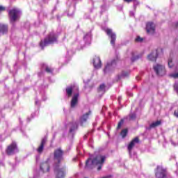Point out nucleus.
<instances>
[{
  "mask_svg": "<svg viewBox=\"0 0 178 178\" xmlns=\"http://www.w3.org/2000/svg\"><path fill=\"white\" fill-rule=\"evenodd\" d=\"M63 154L64 152L61 148L55 149L54 152V161H56V178H65V176H66V169H58L60 166V163L63 161Z\"/></svg>",
  "mask_w": 178,
  "mask_h": 178,
  "instance_id": "obj_1",
  "label": "nucleus"
},
{
  "mask_svg": "<svg viewBox=\"0 0 178 178\" xmlns=\"http://www.w3.org/2000/svg\"><path fill=\"white\" fill-rule=\"evenodd\" d=\"M58 42V35L54 32H50L44 39L40 42V47L44 49L45 47Z\"/></svg>",
  "mask_w": 178,
  "mask_h": 178,
  "instance_id": "obj_2",
  "label": "nucleus"
},
{
  "mask_svg": "<svg viewBox=\"0 0 178 178\" xmlns=\"http://www.w3.org/2000/svg\"><path fill=\"white\" fill-rule=\"evenodd\" d=\"M105 162V156L97 155L93 159H88L86 162V168L92 169V166L95 165H102Z\"/></svg>",
  "mask_w": 178,
  "mask_h": 178,
  "instance_id": "obj_3",
  "label": "nucleus"
},
{
  "mask_svg": "<svg viewBox=\"0 0 178 178\" xmlns=\"http://www.w3.org/2000/svg\"><path fill=\"white\" fill-rule=\"evenodd\" d=\"M20 11L17 8H13L8 11L10 23H15L20 17Z\"/></svg>",
  "mask_w": 178,
  "mask_h": 178,
  "instance_id": "obj_4",
  "label": "nucleus"
},
{
  "mask_svg": "<svg viewBox=\"0 0 178 178\" xmlns=\"http://www.w3.org/2000/svg\"><path fill=\"white\" fill-rule=\"evenodd\" d=\"M156 178H168V170L161 165H157L155 171Z\"/></svg>",
  "mask_w": 178,
  "mask_h": 178,
  "instance_id": "obj_5",
  "label": "nucleus"
},
{
  "mask_svg": "<svg viewBox=\"0 0 178 178\" xmlns=\"http://www.w3.org/2000/svg\"><path fill=\"white\" fill-rule=\"evenodd\" d=\"M153 69L157 76H165L166 74V70L165 66L157 64L153 67Z\"/></svg>",
  "mask_w": 178,
  "mask_h": 178,
  "instance_id": "obj_6",
  "label": "nucleus"
},
{
  "mask_svg": "<svg viewBox=\"0 0 178 178\" xmlns=\"http://www.w3.org/2000/svg\"><path fill=\"white\" fill-rule=\"evenodd\" d=\"M17 149V145L16 143L13 142L10 145L7 147L6 149V152L7 155H13L15 154V151Z\"/></svg>",
  "mask_w": 178,
  "mask_h": 178,
  "instance_id": "obj_7",
  "label": "nucleus"
},
{
  "mask_svg": "<svg viewBox=\"0 0 178 178\" xmlns=\"http://www.w3.org/2000/svg\"><path fill=\"white\" fill-rule=\"evenodd\" d=\"M146 31L147 34H150V35L155 34V24H154V22H147Z\"/></svg>",
  "mask_w": 178,
  "mask_h": 178,
  "instance_id": "obj_8",
  "label": "nucleus"
},
{
  "mask_svg": "<svg viewBox=\"0 0 178 178\" xmlns=\"http://www.w3.org/2000/svg\"><path fill=\"white\" fill-rule=\"evenodd\" d=\"M106 33L108 37L111 38V44L113 45V47H115V42L116 41V34L113 32H112V29H106Z\"/></svg>",
  "mask_w": 178,
  "mask_h": 178,
  "instance_id": "obj_9",
  "label": "nucleus"
},
{
  "mask_svg": "<svg viewBox=\"0 0 178 178\" xmlns=\"http://www.w3.org/2000/svg\"><path fill=\"white\" fill-rule=\"evenodd\" d=\"M79 97H80V93L79 92L73 95L70 102L71 108H76V106H77V104H79Z\"/></svg>",
  "mask_w": 178,
  "mask_h": 178,
  "instance_id": "obj_10",
  "label": "nucleus"
},
{
  "mask_svg": "<svg viewBox=\"0 0 178 178\" xmlns=\"http://www.w3.org/2000/svg\"><path fill=\"white\" fill-rule=\"evenodd\" d=\"M136 144H140V138L138 136L135 137L128 145L127 149L129 152H131Z\"/></svg>",
  "mask_w": 178,
  "mask_h": 178,
  "instance_id": "obj_11",
  "label": "nucleus"
},
{
  "mask_svg": "<svg viewBox=\"0 0 178 178\" xmlns=\"http://www.w3.org/2000/svg\"><path fill=\"white\" fill-rule=\"evenodd\" d=\"M115 66H116V60H113L111 63H108L104 70V73H108L110 70H113Z\"/></svg>",
  "mask_w": 178,
  "mask_h": 178,
  "instance_id": "obj_12",
  "label": "nucleus"
},
{
  "mask_svg": "<svg viewBox=\"0 0 178 178\" xmlns=\"http://www.w3.org/2000/svg\"><path fill=\"white\" fill-rule=\"evenodd\" d=\"M93 65L95 69H101L102 63L101 62V58L99 56H95L93 58Z\"/></svg>",
  "mask_w": 178,
  "mask_h": 178,
  "instance_id": "obj_13",
  "label": "nucleus"
},
{
  "mask_svg": "<svg viewBox=\"0 0 178 178\" xmlns=\"http://www.w3.org/2000/svg\"><path fill=\"white\" fill-rule=\"evenodd\" d=\"M91 115V111H89L88 113H86L80 118L81 125L83 126L86 122L88 120V116Z\"/></svg>",
  "mask_w": 178,
  "mask_h": 178,
  "instance_id": "obj_14",
  "label": "nucleus"
},
{
  "mask_svg": "<svg viewBox=\"0 0 178 178\" xmlns=\"http://www.w3.org/2000/svg\"><path fill=\"white\" fill-rule=\"evenodd\" d=\"M40 169L43 171V173L49 172V163L48 161L42 162L40 165Z\"/></svg>",
  "mask_w": 178,
  "mask_h": 178,
  "instance_id": "obj_15",
  "label": "nucleus"
},
{
  "mask_svg": "<svg viewBox=\"0 0 178 178\" xmlns=\"http://www.w3.org/2000/svg\"><path fill=\"white\" fill-rule=\"evenodd\" d=\"M47 143V138H42L41 140V143L40 146L37 149V152L38 154H42V151H44V147L45 146V144Z\"/></svg>",
  "mask_w": 178,
  "mask_h": 178,
  "instance_id": "obj_16",
  "label": "nucleus"
},
{
  "mask_svg": "<svg viewBox=\"0 0 178 178\" xmlns=\"http://www.w3.org/2000/svg\"><path fill=\"white\" fill-rule=\"evenodd\" d=\"M157 58H158V51H152L147 56V58L149 59V60H151L152 62H155V60H156Z\"/></svg>",
  "mask_w": 178,
  "mask_h": 178,
  "instance_id": "obj_17",
  "label": "nucleus"
},
{
  "mask_svg": "<svg viewBox=\"0 0 178 178\" xmlns=\"http://www.w3.org/2000/svg\"><path fill=\"white\" fill-rule=\"evenodd\" d=\"M8 30L9 28L8 25L0 24V33H2L3 34H8Z\"/></svg>",
  "mask_w": 178,
  "mask_h": 178,
  "instance_id": "obj_18",
  "label": "nucleus"
},
{
  "mask_svg": "<svg viewBox=\"0 0 178 178\" xmlns=\"http://www.w3.org/2000/svg\"><path fill=\"white\" fill-rule=\"evenodd\" d=\"M161 124H162V122L161 120H157L149 125L148 130H151V129H155V127H158V126H161Z\"/></svg>",
  "mask_w": 178,
  "mask_h": 178,
  "instance_id": "obj_19",
  "label": "nucleus"
},
{
  "mask_svg": "<svg viewBox=\"0 0 178 178\" xmlns=\"http://www.w3.org/2000/svg\"><path fill=\"white\" fill-rule=\"evenodd\" d=\"M135 54L134 52H131V62H136V60H138V59H140V58H141V56H143V54H139V55H137V56H135Z\"/></svg>",
  "mask_w": 178,
  "mask_h": 178,
  "instance_id": "obj_20",
  "label": "nucleus"
},
{
  "mask_svg": "<svg viewBox=\"0 0 178 178\" xmlns=\"http://www.w3.org/2000/svg\"><path fill=\"white\" fill-rule=\"evenodd\" d=\"M65 91L67 97H72V95L73 94V87L72 86L67 87L65 89Z\"/></svg>",
  "mask_w": 178,
  "mask_h": 178,
  "instance_id": "obj_21",
  "label": "nucleus"
},
{
  "mask_svg": "<svg viewBox=\"0 0 178 178\" xmlns=\"http://www.w3.org/2000/svg\"><path fill=\"white\" fill-rule=\"evenodd\" d=\"M106 86H105V84L104 83H102V84H101L99 86V88H98V89H97V90H98V92H105V88H106Z\"/></svg>",
  "mask_w": 178,
  "mask_h": 178,
  "instance_id": "obj_22",
  "label": "nucleus"
},
{
  "mask_svg": "<svg viewBox=\"0 0 178 178\" xmlns=\"http://www.w3.org/2000/svg\"><path fill=\"white\" fill-rule=\"evenodd\" d=\"M127 133H129V131L127 129H124L120 132V136H122V138H124L127 136Z\"/></svg>",
  "mask_w": 178,
  "mask_h": 178,
  "instance_id": "obj_23",
  "label": "nucleus"
},
{
  "mask_svg": "<svg viewBox=\"0 0 178 178\" xmlns=\"http://www.w3.org/2000/svg\"><path fill=\"white\" fill-rule=\"evenodd\" d=\"M123 123H124V120H120L118 124L117 130H119V129H120L122 127V124H123Z\"/></svg>",
  "mask_w": 178,
  "mask_h": 178,
  "instance_id": "obj_24",
  "label": "nucleus"
},
{
  "mask_svg": "<svg viewBox=\"0 0 178 178\" xmlns=\"http://www.w3.org/2000/svg\"><path fill=\"white\" fill-rule=\"evenodd\" d=\"M143 41H144V38L140 36H137V38L135 39L136 42H143Z\"/></svg>",
  "mask_w": 178,
  "mask_h": 178,
  "instance_id": "obj_25",
  "label": "nucleus"
},
{
  "mask_svg": "<svg viewBox=\"0 0 178 178\" xmlns=\"http://www.w3.org/2000/svg\"><path fill=\"white\" fill-rule=\"evenodd\" d=\"M168 66L170 69L173 67V61L170 58L168 60Z\"/></svg>",
  "mask_w": 178,
  "mask_h": 178,
  "instance_id": "obj_26",
  "label": "nucleus"
},
{
  "mask_svg": "<svg viewBox=\"0 0 178 178\" xmlns=\"http://www.w3.org/2000/svg\"><path fill=\"white\" fill-rule=\"evenodd\" d=\"M129 76L128 72L123 71L121 74V77H127Z\"/></svg>",
  "mask_w": 178,
  "mask_h": 178,
  "instance_id": "obj_27",
  "label": "nucleus"
},
{
  "mask_svg": "<svg viewBox=\"0 0 178 178\" xmlns=\"http://www.w3.org/2000/svg\"><path fill=\"white\" fill-rule=\"evenodd\" d=\"M45 72H47V73H52V69H51L49 67H46Z\"/></svg>",
  "mask_w": 178,
  "mask_h": 178,
  "instance_id": "obj_28",
  "label": "nucleus"
},
{
  "mask_svg": "<svg viewBox=\"0 0 178 178\" xmlns=\"http://www.w3.org/2000/svg\"><path fill=\"white\" fill-rule=\"evenodd\" d=\"M129 118L131 120H134V119H136V114L135 113H132L129 115Z\"/></svg>",
  "mask_w": 178,
  "mask_h": 178,
  "instance_id": "obj_29",
  "label": "nucleus"
},
{
  "mask_svg": "<svg viewBox=\"0 0 178 178\" xmlns=\"http://www.w3.org/2000/svg\"><path fill=\"white\" fill-rule=\"evenodd\" d=\"M136 0H124V2H127V3H130V2H134Z\"/></svg>",
  "mask_w": 178,
  "mask_h": 178,
  "instance_id": "obj_30",
  "label": "nucleus"
},
{
  "mask_svg": "<svg viewBox=\"0 0 178 178\" xmlns=\"http://www.w3.org/2000/svg\"><path fill=\"white\" fill-rule=\"evenodd\" d=\"M4 10H6L5 7L0 6V12H4Z\"/></svg>",
  "mask_w": 178,
  "mask_h": 178,
  "instance_id": "obj_31",
  "label": "nucleus"
},
{
  "mask_svg": "<svg viewBox=\"0 0 178 178\" xmlns=\"http://www.w3.org/2000/svg\"><path fill=\"white\" fill-rule=\"evenodd\" d=\"M172 77H174V79H178V72L175 73V74H173Z\"/></svg>",
  "mask_w": 178,
  "mask_h": 178,
  "instance_id": "obj_32",
  "label": "nucleus"
},
{
  "mask_svg": "<svg viewBox=\"0 0 178 178\" xmlns=\"http://www.w3.org/2000/svg\"><path fill=\"white\" fill-rule=\"evenodd\" d=\"M76 129H77V127H76ZM76 129L74 127V128H71L70 129V133H72V131H74V130H76Z\"/></svg>",
  "mask_w": 178,
  "mask_h": 178,
  "instance_id": "obj_33",
  "label": "nucleus"
},
{
  "mask_svg": "<svg viewBox=\"0 0 178 178\" xmlns=\"http://www.w3.org/2000/svg\"><path fill=\"white\" fill-rule=\"evenodd\" d=\"M175 29H178V22L174 24Z\"/></svg>",
  "mask_w": 178,
  "mask_h": 178,
  "instance_id": "obj_34",
  "label": "nucleus"
},
{
  "mask_svg": "<svg viewBox=\"0 0 178 178\" xmlns=\"http://www.w3.org/2000/svg\"><path fill=\"white\" fill-rule=\"evenodd\" d=\"M102 169V165H99L98 168H97V170H101Z\"/></svg>",
  "mask_w": 178,
  "mask_h": 178,
  "instance_id": "obj_35",
  "label": "nucleus"
}]
</instances>
